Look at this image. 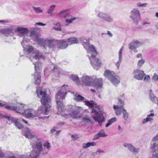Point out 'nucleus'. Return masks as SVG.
Masks as SVG:
<instances>
[{
  "label": "nucleus",
  "mask_w": 158,
  "mask_h": 158,
  "mask_svg": "<svg viewBox=\"0 0 158 158\" xmlns=\"http://www.w3.org/2000/svg\"><path fill=\"white\" fill-rule=\"evenodd\" d=\"M18 120H19V121H22L26 124L27 123V121L21 118H19V119H18Z\"/></svg>",
  "instance_id": "obj_61"
},
{
  "label": "nucleus",
  "mask_w": 158,
  "mask_h": 158,
  "mask_svg": "<svg viewBox=\"0 0 158 158\" xmlns=\"http://www.w3.org/2000/svg\"><path fill=\"white\" fill-rule=\"evenodd\" d=\"M106 22H111L113 21V18L110 15L106 14L105 18L104 19Z\"/></svg>",
  "instance_id": "obj_39"
},
{
  "label": "nucleus",
  "mask_w": 158,
  "mask_h": 158,
  "mask_svg": "<svg viewBox=\"0 0 158 158\" xmlns=\"http://www.w3.org/2000/svg\"><path fill=\"white\" fill-rule=\"evenodd\" d=\"M123 106L124 105H121L120 106L114 105L113 107L114 110H115L116 109H118L122 111L123 109H124Z\"/></svg>",
  "instance_id": "obj_43"
},
{
  "label": "nucleus",
  "mask_w": 158,
  "mask_h": 158,
  "mask_svg": "<svg viewBox=\"0 0 158 158\" xmlns=\"http://www.w3.org/2000/svg\"><path fill=\"white\" fill-rule=\"evenodd\" d=\"M9 105H9L4 102H0V107H4L5 108L7 109V108H6V106H9Z\"/></svg>",
  "instance_id": "obj_48"
},
{
  "label": "nucleus",
  "mask_w": 158,
  "mask_h": 158,
  "mask_svg": "<svg viewBox=\"0 0 158 158\" xmlns=\"http://www.w3.org/2000/svg\"><path fill=\"white\" fill-rule=\"evenodd\" d=\"M80 40L84 48L86 49L87 53L91 54L92 52L93 54H96V51L95 48L93 45L89 43V40H88L85 37H81L80 38Z\"/></svg>",
  "instance_id": "obj_7"
},
{
  "label": "nucleus",
  "mask_w": 158,
  "mask_h": 158,
  "mask_svg": "<svg viewBox=\"0 0 158 158\" xmlns=\"http://www.w3.org/2000/svg\"><path fill=\"white\" fill-rule=\"evenodd\" d=\"M72 80L74 81L76 84L79 85L80 84V81L77 76L76 75L72 74L70 76Z\"/></svg>",
  "instance_id": "obj_28"
},
{
  "label": "nucleus",
  "mask_w": 158,
  "mask_h": 158,
  "mask_svg": "<svg viewBox=\"0 0 158 158\" xmlns=\"http://www.w3.org/2000/svg\"><path fill=\"white\" fill-rule=\"evenodd\" d=\"M142 44V42L138 40H133L131 43L129 44V48L131 50L135 49L136 48L139 47Z\"/></svg>",
  "instance_id": "obj_19"
},
{
  "label": "nucleus",
  "mask_w": 158,
  "mask_h": 158,
  "mask_svg": "<svg viewBox=\"0 0 158 158\" xmlns=\"http://www.w3.org/2000/svg\"><path fill=\"white\" fill-rule=\"evenodd\" d=\"M24 135L28 138H32L31 142L33 141L34 138L35 137L38 138L34 135V133L31 130H30L28 128H27L25 130V133Z\"/></svg>",
  "instance_id": "obj_20"
},
{
  "label": "nucleus",
  "mask_w": 158,
  "mask_h": 158,
  "mask_svg": "<svg viewBox=\"0 0 158 158\" xmlns=\"http://www.w3.org/2000/svg\"><path fill=\"white\" fill-rule=\"evenodd\" d=\"M123 145L124 147L127 148L131 152L134 147L131 144L126 143H123Z\"/></svg>",
  "instance_id": "obj_32"
},
{
  "label": "nucleus",
  "mask_w": 158,
  "mask_h": 158,
  "mask_svg": "<svg viewBox=\"0 0 158 158\" xmlns=\"http://www.w3.org/2000/svg\"><path fill=\"white\" fill-rule=\"evenodd\" d=\"M150 94H149V98L150 100L152 102L155 103L158 105V98L156 97L152 93L151 89L150 90Z\"/></svg>",
  "instance_id": "obj_25"
},
{
  "label": "nucleus",
  "mask_w": 158,
  "mask_h": 158,
  "mask_svg": "<svg viewBox=\"0 0 158 158\" xmlns=\"http://www.w3.org/2000/svg\"><path fill=\"white\" fill-rule=\"evenodd\" d=\"M67 11V10H63L60 11L57 15V16H60L65 13Z\"/></svg>",
  "instance_id": "obj_51"
},
{
  "label": "nucleus",
  "mask_w": 158,
  "mask_h": 158,
  "mask_svg": "<svg viewBox=\"0 0 158 158\" xmlns=\"http://www.w3.org/2000/svg\"><path fill=\"white\" fill-rule=\"evenodd\" d=\"M16 158H28L25 155H19L16 157Z\"/></svg>",
  "instance_id": "obj_59"
},
{
  "label": "nucleus",
  "mask_w": 158,
  "mask_h": 158,
  "mask_svg": "<svg viewBox=\"0 0 158 158\" xmlns=\"http://www.w3.org/2000/svg\"><path fill=\"white\" fill-rule=\"evenodd\" d=\"M122 112L123 118L125 120H127L128 118V113L127 112L126 110L125 109H123Z\"/></svg>",
  "instance_id": "obj_35"
},
{
  "label": "nucleus",
  "mask_w": 158,
  "mask_h": 158,
  "mask_svg": "<svg viewBox=\"0 0 158 158\" xmlns=\"http://www.w3.org/2000/svg\"><path fill=\"white\" fill-rule=\"evenodd\" d=\"M26 106L24 104L19 103H17L16 106H12L11 104H10L9 106H6L7 109L9 110H14L18 113L23 114L24 113V108Z\"/></svg>",
  "instance_id": "obj_12"
},
{
  "label": "nucleus",
  "mask_w": 158,
  "mask_h": 158,
  "mask_svg": "<svg viewBox=\"0 0 158 158\" xmlns=\"http://www.w3.org/2000/svg\"><path fill=\"white\" fill-rule=\"evenodd\" d=\"M51 132L54 135L58 136L60 133V131H57L54 129H52L51 130Z\"/></svg>",
  "instance_id": "obj_45"
},
{
  "label": "nucleus",
  "mask_w": 158,
  "mask_h": 158,
  "mask_svg": "<svg viewBox=\"0 0 158 158\" xmlns=\"http://www.w3.org/2000/svg\"><path fill=\"white\" fill-rule=\"evenodd\" d=\"M64 18L65 20V25L66 26H69V24L72 23L73 21L76 19V18L75 17H72V16L69 13H67L64 16Z\"/></svg>",
  "instance_id": "obj_18"
},
{
  "label": "nucleus",
  "mask_w": 158,
  "mask_h": 158,
  "mask_svg": "<svg viewBox=\"0 0 158 158\" xmlns=\"http://www.w3.org/2000/svg\"><path fill=\"white\" fill-rule=\"evenodd\" d=\"M32 8L36 14L43 13V10L40 7H35L33 6Z\"/></svg>",
  "instance_id": "obj_38"
},
{
  "label": "nucleus",
  "mask_w": 158,
  "mask_h": 158,
  "mask_svg": "<svg viewBox=\"0 0 158 158\" xmlns=\"http://www.w3.org/2000/svg\"><path fill=\"white\" fill-rule=\"evenodd\" d=\"M33 49L32 46L28 45L24 49L25 51L27 53H30L33 51Z\"/></svg>",
  "instance_id": "obj_34"
},
{
  "label": "nucleus",
  "mask_w": 158,
  "mask_h": 158,
  "mask_svg": "<svg viewBox=\"0 0 158 158\" xmlns=\"http://www.w3.org/2000/svg\"><path fill=\"white\" fill-rule=\"evenodd\" d=\"M56 6V5H51L47 10V13L48 14H52L53 11L54 10Z\"/></svg>",
  "instance_id": "obj_37"
},
{
  "label": "nucleus",
  "mask_w": 158,
  "mask_h": 158,
  "mask_svg": "<svg viewBox=\"0 0 158 158\" xmlns=\"http://www.w3.org/2000/svg\"><path fill=\"white\" fill-rule=\"evenodd\" d=\"M58 42V40L55 39H48L47 41L48 46L49 48H54L57 46Z\"/></svg>",
  "instance_id": "obj_21"
},
{
  "label": "nucleus",
  "mask_w": 158,
  "mask_h": 158,
  "mask_svg": "<svg viewBox=\"0 0 158 158\" xmlns=\"http://www.w3.org/2000/svg\"><path fill=\"white\" fill-rule=\"evenodd\" d=\"M83 108L81 107L74 106L70 111L69 114L73 118H77L80 116V113L82 110Z\"/></svg>",
  "instance_id": "obj_14"
},
{
  "label": "nucleus",
  "mask_w": 158,
  "mask_h": 158,
  "mask_svg": "<svg viewBox=\"0 0 158 158\" xmlns=\"http://www.w3.org/2000/svg\"><path fill=\"white\" fill-rule=\"evenodd\" d=\"M122 59L119 58V60L116 63V65L117 66L118 69L121 63Z\"/></svg>",
  "instance_id": "obj_57"
},
{
  "label": "nucleus",
  "mask_w": 158,
  "mask_h": 158,
  "mask_svg": "<svg viewBox=\"0 0 158 158\" xmlns=\"http://www.w3.org/2000/svg\"><path fill=\"white\" fill-rule=\"evenodd\" d=\"M36 92L38 97L40 98H42V99H41V103L45 108V114L47 115L50 110V106L49 104L51 101L50 98L48 96H46L47 94L45 90L43 91L42 89L38 90L37 89Z\"/></svg>",
  "instance_id": "obj_3"
},
{
  "label": "nucleus",
  "mask_w": 158,
  "mask_h": 158,
  "mask_svg": "<svg viewBox=\"0 0 158 158\" xmlns=\"http://www.w3.org/2000/svg\"><path fill=\"white\" fill-rule=\"evenodd\" d=\"M116 121V118H113L108 120V123L106 124L105 127H108L112 123Z\"/></svg>",
  "instance_id": "obj_33"
},
{
  "label": "nucleus",
  "mask_w": 158,
  "mask_h": 158,
  "mask_svg": "<svg viewBox=\"0 0 158 158\" xmlns=\"http://www.w3.org/2000/svg\"><path fill=\"white\" fill-rule=\"evenodd\" d=\"M83 119L84 121L86 122H91V120L89 119L86 118H83Z\"/></svg>",
  "instance_id": "obj_62"
},
{
  "label": "nucleus",
  "mask_w": 158,
  "mask_h": 158,
  "mask_svg": "<svg viewBox=\"0 0 158 158\" xmlns=\"http://www.w3.org/2000/svg\"><path fill=\"white\" fill-rule=\"evenodd\" d=\"M133 77L138 80H141L145 76L144 71L139 69H134L133 72Z\"/></svg>",
  "instance_id": "obj_15"
},
{
  "label": "nucleus",
  "mask_w": 158,
  "mask_h": 158,
  "mask_svg": "<svg viewBox=\"0 0 158 158\" xmlns=\"http://www.w3.org/2000/svg\"><path fill=\"white\" fill-rule=\"evenodd\" d=\"M81 81L85 85L92 86L94 85V87L97 89H101L102 87L101 79H97L94 81L91 77L83 75L81 78Z\"/></svg>",
  "instance_id": "obj_4"
},
{
  "label": "nucleus",
  "mask_w": 158,
  "mask_h": 158,
  "mask_svg": "<svg viewBox=\"0 0 158 158\" xmlns=\"http://www.w3.org/2000/svg\"><path fill=\"white\" fill-rule=\"evenodd\" d=\"M115 112L117 115H119L121 114L122 111L121 110H119L118 109L115 110Z\"/></svg>",
  "instance_id": "obj_56"
},
{
  "label": "nucleus",
  "mask_w": 158,
  "mask_h": 158,
  "mask_svg": "<svg viewBox=\"0 0 158 158\" xmlns=\"http://www.w3.org/2000/svg\"><path fill=\"white\" fill-rule=\"evenodd\" d=\"M145 77L143 79V81L146 82H148L150 80V76L148 75L145 76Z\"/></svg>",
  "instance_id": "obj_53"
},
{
  "label": "nucleus",
  "mask_w": 158,
  "mask_h": 158,
  "mask_svg": "<svg viewBox=\"0 0 158 158\" xmlns=\"http://www.w3.org/2000/svg\"><path fill=\"white\" fill-rule=\"evenodd\" d=\"M148 121H147V118H144L142 120V123H143V124H144L145 123H146Z\"/></svg>",
  "instance_id": "obj_64"
},
{
  "label": "nucleus",
  "mask_w": 158,
  "mask_h": 158,
  "mask_svg": "<svg viewBox=\"0 0 158 158\" xmlns=\"http://www.w3.org/2000/svg\"><path fill=\"white\" fill-rule=\"evenodd\" d=\"M71 137L73 139V140L74 141L77 140L78 138V136L77 135H72Z\"/></svg>",
  "instance_id": "obj_55"
},
{
  "label": "nucleus",
  "mask_w": 158,
  "mask_h": 158,
  "mask_svg": "<svg viewBox=\"0 0 158 158\" xmlns=\"http://www.w3.org/2000/svg\"><path fill=\"white\" fill-rule=\"evenodd\" d=\"M68 88V85H63L61 89L56 94V100L57 105V107L58 112L57 113L58 114H59V113L61 114L63 111L64 107L61 100L63 99L66 94Z\"/></svg>",
  "instance_id": "obj_2"
},
{
  "label": "nucleus",
  "mask_w": 158,
  "mask_h": 158,
  "mask_svg": "<svg viewBox=\"0 0 158 158\" xmlns=\"http://www.w3.org/2000/svg\"><path fill=\"white\" fill-rule=\"evenodd\" d=\"M107 136L103 131H100L98 134L94 136V139H96L101 137H104Z\"/></svg>",
  "instance_id": "obj_29"
},
{
  "label": "nucleus",
  "mask_w": 158,
  "mask_h": 158,
  "mask_svg": "<svg viewBox=\"0 0 158 158\" xmlns=\"http://www.w3.org/2000/svg\"><path fill=\"white\" fill-rule=\"evenodd\" d=\"M35 65V72L34 74V78L35 79V84L38 85L40 82V69L42 64L39 62L33 63Z\"/></svg>",
  "instance_id": "obj_11"
},
{
  "label": "nucleus",
  "mask_w": 158,
  "mask_h": 158,
  "mask_svg": "<svg viewBox=\"0 0 158 158\" xmlns=\"http://www.w3.org/2000/svg\"><path fill=\"white\" fill-rule=\"evenodd\" d=\"M33 141L31 142V144L32 146V150L31 152L30 156L31 158H38L40 154L43 153L46 154L48 151H45L41 143L42 139L36 137L34 138Z\"/></svg>",
  "instance_id": "obj_1"
},
{
  "label": "nucleus",
  "mask_w": 158,
  "mask_h": 158,
  "mask_svg": "<svg viewBox=\"0 0 158 158\" xmlns=\"http://www.w3.org/2000/svg\"><path fill=\"white\" fill-rule=\"evenodd\" d=\"M129 18L132 19L135 23L137 24L141 20L140 14L139 10L137 8L133 9L131 11V15Z\"/></svg>",
  "instance_id": "obj_8"
},
{
  "label": "nucleus",
  "mask_w": 158,
  "mask_h": 158,
  "mask_svg": "<svg viewBox=\"0 0 158 158\" xmlns=\"http://www.w3.org/2000/svg\"><path fill=\"white\" fill-rule=\"evenodd\" d=\"M118 102L121 105H124V99L120 98V97H119L118 98Z\"/></svg>",
  "instance_id": "obj_54"
},
{
  "label": "nucleus",
  "mask_w": 158,
  "mask_h": 158,
  "mask_svg": "<svg viewBox=\"0 0 158 158\" xmlns=\"http://www.w3.org/2000/svg\"><path fill=\"white\" fill-rule=\"evenodd\" d=\"M43 146L44 147H46L48 150H49L50 147V145L48 142H46V143L44 144Z\"/></svg>",
  "instance_id": "obj_49"
},
{
  "label": "nucleus",
  "mask_w": 158,
  "mask_h": 158,
  "mask_svg": "<svg viewBox=\"0 0 158 158\" xmlns=\"http://www.w3.org/2000/svg\"><path fill=\"white\" fill-rule=\"evenodd\" d=\"M68 42L69 44H77L78 43V40L77 38H70L68 39Z\"/></svg>",
  "instance_id": "obj_31"
},
{
  "label": "nucleus",
  "mask_w": 158,
  "mask_h": 158,
  "mask_svg": "<svg viewBox=\"0 0 158 158\" xmlns=\"http://www.w3.org/2000/svg\"><path fill=\"white\" fill-rule=\"evenodd\" d=\"M152 80L155 81H158V75L154 73L152 78Z\"/></svg>",
  "instance_id": "obj_44"
},
{
  "label": "nucleus",
  "mask_w": 158,
  "mask_h": 158,
  "mask_svg": "<svg viewBox=\"0 0 158 158\" xmlns=\"http://www.w3.org/2000/svg\"><path fill=\"white\" fill-rule=\"evenodd\" d=\"M154 116V114L153 113H151L150 114L148 115V117L146 118L148 122H150L151 121H152L153 120V118L151 117H150L152 116L153 117Z\"/></svg>",
  "instance_id": "obj_46"
},
{
  "label": "nucleus",
  "mask_w": 158,
  "mask_h": 158,
  "mask_svg": "<svg viewBox=\"0 0 158 158\" xmlns=\"http://www.w3.org/2000/svg\"><path fill=\"white\" fill-rule=\"evenodd\" d=\"M106 14L102 12H100L98 14V16L99 18L104 19Z\"/></svg>",
  "instance_id": "obj_41"
},
{
  "label": "nucleus",
  "mask_w": 158,
  "mask_h": 158,
  "mask_svg": "<svg viewBox=\"0 0 158 158\" xmlns=\"http://www.w3.org/2000/svg\"><path fill=\"white\" fill-rule=\"evenodd\" d=\"M104 76L108 79L114 85L119 84L120 82V78L113 72H110L108 70L105 71Z\"/></svg>",
  "instance_id": "obj_6"
},
{
  "label": "nucleus",
  "mask_w": 158,
  "mask_h": 158,
  "mask_svg": "<svg viewBox=\"0 0 158 158\" xmlns=\"http://www.w3.org/2000/svg\"><path fill=\"white\" fill-rule=\"evenodd\" d=\"M40 111L38 110L36 111L33 109L31 108L26 109L24 111L25 117L28 118H33L35 117H39L40 115Z\"/></svg>",
  "instance_id": "obj_10"
},
{
  "label": "nucleus",
  "mask_w": 158,
  "mask_h": 158,
  "mask_svg": "<svg viewBox=\"0 0 158 158\" xmlns=\"http://www.w3.org/2000/svg\"><path fill=\"white\" fill-rule=\"evenodd\" d=\"M5 117L8 120L11 121L13 123L15 126L19 129L23 127V126L18 122V119L13 118L10 115L5 116Z\"/></svg>",
  "instance_id": "obj_16"
},
{
  "label": "nucleus",
  "mask_w": 158,
  "mask_h": 158,
  "mask_svg": "<svg viewBox=\"0 0 158 158\" xmlns=\"http://www.w3.org/2000/svg\"><path fill=\"white\" fill-rule=\"evenodd\" d=\"M0 22L1 23L3 24H5L6 23H8V21L7 20H0Z\"/></svg>",
  "instance_id": "obj_63"
},
{
  "label": "nucleus",
  "mask_w": 158,
  "mask_h": 158,
  "mask_svg": "<svg viewBox=\"0 0 158 158\" xmlns=\"http://www.w3.org/2000/svg\"><path fill=\"white\" fill-rule=\"evenodd\" d=\"M61 26V24L60 23H56L55 24V26L53 27V28L54 29L57 31H61L62 29Z\"/></svg>",
  "instance_id": "obj_40"
},
{
  "label": "nucleus",
  "mask_w": 158,
  "mask_h": 158,
  "mask_svg": "<svg viewBox=\"0 0 158 158\" xmlns=\"http://www.w3.org/2000/svg\"><path fill=\"white\" fill-rule=\"evenodd\" d=\"M31 35L33 40L38 44L42 46L45 48L47 40H45L42 38L39 37L38 34L34 31H32L31 33Z\"/></svg>",
  "instance_id": "obj_13"
},
{
  "label": "nucleus",
  "mask_w": 158,
  "mask_h": 158,
  "mask_svg": "<svg viewBox=\"0 0 158 158\" xmlns=\"http://www.w3.org/2000/svg\"><path fill=\"white\" fill-rule=\"evenodd\" d=\"M140 150L139 148H135L134 147L131 152L134 154H137L139 152Z\"/></svg>",
  "instance_id": "obj_42"
},
{
  "label": "nucleus",
  "mask_w": 158,
  "mask_h": 158,
  "mask_svg": "<svg viewBox=\"0 0 158 158\" xmlns=\"http://www.w3.org/2000/svg\"><path fill=\"white\" fill-rule=\"evenodd\" d=\"M32 57L36 60L42 58H44L43 53L36 50L34 51L31 55Z\"/></svg>",
  "instance_id": "obj_24"
},
{
  "label": "nucleus",
  "mask_w": 158,
  "mask_h": 158,
  "mask_svg": "<svg viewBox=\"0 0 158 158\" xmlns=\"http://www.w3.org/2000/svg\"><path fill=\"white\" fill-rule=\"evenodd\" d=\"M53 72H56V74L58 75L59 74V71L58 70V69L57 68V67L56 66L53 65Z\"/></svg>",
  "instance_id": "obj_50"
},
{
  "label": "nucleus",
  "mask_w": 158,
  "mask_h": 158,
  "mask_svg": "<svg viewBox=\"0 0 158 158\" xmlns=\"http://www.w3.org/2000/svg\"><path fill=\"white\" fill-rule=\"evenodd\" d=\"M123 48L124 47L123 46L119 50V51L118 52L119 58L122 59V52L123 49Z\"/></svg>",
  "instance_id": "obj_52"
},
{
  "label": "nucleus",
  "mask_w": 158,
  "mask_h": 158,
  "mask_svg": "<svg viewBox=\"0 0 158 158\" xmlns=\"http://www.w3.org/2000/svg\"><path fill=\"white\" fill-rule=\"evenodd\" d=\"M4 157V154L0 148V157L3 158Z\"/></svg>",
  "instance_id": "obj_58"
},
{
  "label": "nucleus",
  "mask_w": 158,
  "mask_h": 158,
  "mask_svg": "<svg viewBox=\"0 0 158 158\" xmlns=\"http://www.w3.org/2000/svg\"><path fill=\"white\" fill-rule=\"evenodd\" d=\"M17 31L20 34V36H23L28 32L27 28L20 26L16 28Z\"/></svg>",
  "instance_id": "obj_23"
},
{
  "label": "nucleus",
  "mask_w": 158,
  "mask_h": 158,
  "mask_svg": "<svg viewBox=\"0 0 158 158\" xmlns=\"http://www.w3.org/2000/svg\"><path fill=\"white\" fill-rule=\"evenodd\" d=\"M15 29V27L13 26L10 28H8L0 30V33L4 34L6 36H8L11 34L14 33V30Z\"/></svg>",
  "instance_id": "obj_17"
},
{
  "label": "nucleus",
  "mask_w": 158,
  "mask_h": 158,
  "mask_svg": "<svg viewBox=\"0 0 158 158\" xmlns=\"http://www.w3.org/2000/svg\"><path fill=\"white\" fill-rule=\"evenodd\" d=\"M96 143L94 142H88L86 143H84L82 144V148L86 149L91 146H94L96 145Z\"/></svg>",
  "instance_id": "obj_26"
},
{
  "label": "nucleus",
  "mask_w": 158,
  "mask_h": 158,
  "mask_svg": "<svg viewBox=\"0 0 158 158\" xmlns=\"http://www.w3.org/2000/svg\"><path fill=\"white\" fill-rule=\"evenodd\" d=\"M58 44L57 47L60 49H64L66 48L68 46L66 40H58Z\"/></svg>",
  "instance_id": "obj_22"
},
{
  "label": "nucleus",
  "mask_w": 158,
  "mask_h": 158,
  "mask_svg": "<svg viewBox=\"0 0 158 158\" xmlns=\"http://www.w3.org/2000/svg\"><path fill=\"white\" fill-rule=\"evenodd\" d=\"M35 25H38L39 26H44L46 25L45 24L41 22H38L35 23Z\"/></svg>",
  "instance_id": "obj_60"
},
{
  "label": "nucleus",
  "mask_w": 158,
  "mask_h": 158,
  "mask_svg": "<svg viewBox=\"0 0 158 158\" xmlns=\"http://www.w3.org/2000/svg\"><path fill=\"white\" fill-rule=\"evenodd\" d=\"M84 99V97L78 94H76L75 95V100L77 102L82 101Z\"/></svg>",
  "instance_id": "obj_30"
},
{
  "label": "nucleus",
  "mask_w": 158,
  "mask_h": 158,
  "mask_svg": "<svg viewBox=\"0 0 158 158\" xmlns=\"http://www.w3.org/2000/svg\"><path fill=\"white\" fill-rule=\"evenodd\" d=\"M148 4L147 3H141L140 2H138L137 3V6L138 7H145Z\"/></svg>",
  "instance_id": "obj_47"
},
{
  "label": "nucleus",
  "mask_w": 158,
  "mask_h": 158,
  "mask_svg": "<svg viewBox=\"0 0 158 158\" xmlns=\"http://www.w3.org/2000/svg\"><path fill=\"white\" fill-rule=\"evenodd\" d=\"M87 54V56L89 57L91 65L94 69L97 70L98 67L101 65V62L96 57L95 55L97 54V52H96V54H94L92 52H91V54Z\"/></svg>",
  "instance_id": "obj_9"
},
{
  "label": "nucleus",
  "mask_w": 158,
  "mask_h": 158,
  "mask_svg": "<svg viewBox=\"0 0 158 158\" xmlns=\"http://www.w3.org/2000/svg\"><path fill=\"white\" fill-rule=\"evenodd\" d=\"M85 105L88 106L89 108L93 107L94 106L97 105L96 103L94 101L90 100V101H84Z\"/></svg>",
  "instance_id": "obj_27"
},
{
  "label": "nucleus",
  "mask_w": 158,
  "mask_h": 158,
  "mask_svg": "<svg viewBox=\"0 0 158 158\" xmlns=\"http://www.w3.org/2000/svg\"><path fill=\"white\" fill-rule=\"evenodd\" d=\"M145 62V60L141 59L139 60L137 63V67L139 69H140Z\"/></svg>",
  "instance_id": "obj_36"
},
{
  "label": "nucleus",
  "mask_w": 158,
  "mask_h": 158,
  "mask_svg": "<svg viewBox=\"0 0 158 158\" xmlns=\"http://www.w3.org/2000/svg\"><path fill=\"white\" fill-rule=\"evenodd\" d=\"M91 115L94 119L99 123L104 121V117L102 113V109L99 106H95L91 111Z\"/></svg>",
  "instance_id": "obj_5"
}]
</instances>
